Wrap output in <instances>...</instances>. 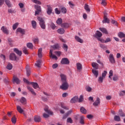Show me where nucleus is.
<instances>
[{
  "label": "nucleus",
  "instance_id": "obj_11",
  "mask_svg": "<svg viewBox=\"0 0 125 125\" xmlns=\"http://www.w3.org/2000/svg\"><path fill=\"white\" fill-rule=\"evenodd\" d=\"M99 104H100V99L99 98H97L96 100L94 102L93 105L95 107H97Z\"/></svg>",
  "mask_w": 125,
  "mask_h": 125
},
{
  "label": "nucleus",
  "instance_id": "obj_57",
  "mask_svg": "<svg viewBox=\"0 0 125 125\" xmlns=\"http://www.w3.org/2000/svg\"><path fill=\"white\" fill-rule=\"evenodd\" d=\"M22 51L25 54H28V50L26 48H23Z\"/></svg>",
  "mask_w": 125,
  "mask_h": 125
},
{
  "label": "nucleus",
  "instance_id": "obj_52",
  "mask_svg": "<svg viewBox=\"0 0 125 125\" xmlns=\"http://www.w3.org/2000/svg\"><path fill=\"white\" fill-rule=\"evenodd\" d=\"M107 75V71L104 70L102 74V77L105 79V77Z\"/></svg>",
  "mask_w": 125,
  "mask_h": 125
},
{
  "label": "nucleus",
  "instance_id": "obj_59",
  "mask_svg": "<svg viewBox=\"0 0 125 125\" xmlns=\"http://www.w3.org/2000/svg\"><path fill=\"white\" fill-rule=\"evenodd\" d=\"M119 115L121 116V117H125V113H123L122 110H119Z\"/></svg>",
  "mask_w": 125,
  "mask_h": 125
},
{
  "label": "nucleus",
  "instance_id": "obj_22",
  "mask_svg": "<svg viewBox=\"0 0 125 125\" xmlns=\"http://www.w3.org/2000/svg\"><path fill=\"white\" fill-rule=\"evenodd\" d=\"M61 26L62 28H64V29H67V28H69L70 27V24L68 23H62Z\"/></svg>",
  "mask_w": 125,
  "mask_h": 125
},
{
  "label": "nucleus",
  "instance_id": "obj_5",
  "mask_svg": "<svg viewBox=\"0 0 125 125\" xmlns=\"http://www.w3.org/2000/svg\"><path fill=\"white\" fill-rule=\"evenodd\" d=\"M9 59L12 60V61H15L17 59V57L15 54L12 53L9 55Z\"/></svg>",
  "mask_w": 125,
  "mask_h": 125
},
{
  "label": "nucleus",
  "instance_id": "obj_1",
  "mask_svg": "<svg viewBox=\"0 0 125 125\" xmlns=\"http://www.w3.org/2000/svg\"><path fill=\"white\" fill-rule=\"evenodd\" d=\"M38 21H39V24L40 27L43 30H45V21H44V20L41 17H38L37 18Z\"/></svg>",
  "mask_w": 125,
  "mask_h": 125
},
{
  "label": "nucleus",
  "instance_id": "obj_54",
  "mask_svg": "<svg viewBox=\"0 0 125 125\" xmlns=\"http://www.w3.org/2000/svg\"><path fill=\"white\" fill-rule=\"evenodd\" d=\"M100 46L101 48H103V49H106L107 48V46L103 44H100Z\"/></svg>",
  "mask_w": 125,
  "mask_h": 125
},
{
  "label": "nucleus",
  "instance_id": "obj_16",
  "mask_svg": "<svg viewBox=\"0 0 125 125\" xmlns=\"http://www.w3.org/2000/svg\"><path fill=\"white\" fill-rule=\"evenodd\" d=\"M38 55L39 58L42 57V48H40L39 49Z\"/></svg>",
  "mask_w": 125,
  "mask_h": 125
},
{
  "label": "nucleus",
  "instance_id": "obj_60",
  "mask_svg": "<svg viewBox=\"0 0 125 125\" xmlns=\"http://www.w3.org/2000/svg\"><path fill=\"white\" fill-rule=\"evenodd\" d=\"M33 42L34 43L36 44H38L39 43V38H35L33 40Z\"/></svg>",
  "mask_w": 125,
  "mask_h": 125
},
{
  "label": "nucleus",
  "instance_id": "obj_27",
  "mask_svg": "<svg viewBox=\"0 0 125 125\" xmlns=\"http://www.w3.org/2000/svg\"><path fill=\"white\" fill-rule=\"evenodd\" d=\"M75 40L78 42H80V43H83V39H81L79 36H75Z\"/></svg>",
  "mask_w": 125,
  "mask_h": 125
},
{
  "label": "nucleus",
  "instance_id": "obj_15",
  "mask_svg": "<svg viewBox=\"0 0 125 125\" xmlns=\"http://www.w3.org/2000/svg\"><path fill=\"white\" fill-rule=\"evenodd\" d=\"M14 51L15 52V53L18 54L19 56H21V55H22V51L19 50L18 48H14Z\"/></svg>",
  "mask_w": 125,
  "mask_h": 125
},
{
  "label": "nucleus",
  "instance_id": "obj_50",
  "mask_svg": "<svg viewBox=\"0 0 125 125\" xmlns=\"http://www.w3.org/2000/svg\"><path fill=\"white\" fill-rule=\"evenodd\" d=\"M35 8L37 11H42V8H41V6L36 5L35 6Z\"/></svg>",
  "mask_w": 125,
  "mask_h": 125
},
{
  "label": "nucleus",
  "instance_id": "obj_8",
  "mask_svg": "<svg viewBox=\"0 0 125 125\" xmlns=\"http://www.w3.org/2000/svg\"><path fill=\"white\" fill-rule=\"evenodd\" d=\"M109 60L111 64H115V58H114V55L110 54L109 55Z\"/></svg>",
  "mask_w": 125,
  "mask_h": 125
},
{
  "label": "nucleus",
  "instance_id": "obj_35",
  "mask_svg": "<svg viewBox=\"0 0 125 125\" xmlns=\"http://www.w3.org/2000/svg\"><path fill=\"white\" fill-rule=\"evenodd\" d=\"M63 22V21L62 20V19L61 18H59L57 21L56 23L57 24H58V25H62V23Z\"/></svg>",
  "mask_w": 125,
  "mask_h": 125
},
{
  "label": "nucleus",
  "instance_id": "obj_44",
  "mask_svg": "<svg viewBox=\"0 0 125 125\" xmlns=\"http://www.w3.org/2000/svg\"><path fill=\"white\" fill-rule=\"evenodd\" d=\"M19 25V23L16 22L15 24L13 25V30H16L17 29V27H18V25Z\"/></svg>",
  "mask_w": 125,
  "mask_h": 125
},
{
  "label": "nucleus",
  "instance_id": "obj_34",
  "mask_svg": "<svg viewBox=\"0 0 125 125\" xmlns=\"http://www.w3.org/2000/svg\"><path fill=\"white\" fill-rule=\"evenodd\" d=\"M114 120L115 122H121V117L118 115L115 116Z\"/></svg>",
  "mask_w": 125,
  "mask_h": 125
},
{
  "label": "nucleus",
  "instance_id": "obj_24",
  "mask_svg": "<svg viewBox=\"0 0 125 125\" xmlns=\"http://www.w3.org/2000/svg\"><path fill=\"white\" fill-rule=\"evenodd\" d=\"M31 84L32 85L33 87H34L35 89L39 88V84H38V83L31 82Z\"/></svg>",
  "mask_w": 125,
  "mask_h": 125
},
{
  "label": "nucleus",
  "instance_id": "obj_42",
  "mask_svg": "<svg viewBox=\"0 0 125 125\" xmlns=\"http://www.w3.org/2000/svg\"><path fill=\"white\" fill-rule=\"evenodd\" d=\"M61 106L62 108H63V109H64V110H69V107L65 106V104L63 103L61 104Z\"/></svg>",
  "mask_w": 125,
  "mask_h": 125
},
{
  "label": "nucleus",
  "instance_id": "obj_2",
  "mask_svg": "<svg viewBox=\"0 0 125 125\" xmlns=\"http://www.w3.org/2000/svg\"><path fill=\"white\" fill-rule=\"evenodd\" d=\"M69 88V84H68V82H62V85L60 86L61 89L62 90H67Z\"/></svg>",
  "mask_w": 125,
  "mask_h": 125
},
{
  "label": "nucleus",
  "instance_id": "obj_47",
  "mask_svg": "<svg viewBox=\"0 0 125 125\" xmlns=\"http://www.w3.org/2000/svg\"><path fill=\"white\" fill-rule=\"evenodd\" d=\"M118 36L119 38H125V34L123 32H119L118 33Z\"/></svg>",
  "mask_w": 125,
  "mask_h": 125
},
{
  "label": "nucleus",
  "instance_id": "obj_32",
  "mask_svg": "<svg viewBox=\"0 0 125 125\" xmlns=\"http://www.w3.org/2000/svg\"><path fill=\"white\" fill-rule=\"evenodd\" d=\"M100 31H101L102 33H104V34H105L107 35L108 34V32L107 31V30L105 28H99Z\"/></svg>",
  "mask_w": 125,
  "mask_h": 125
},
{
  "label": "nucleus",
  "instance_id": "obj_10",
  "mask_svg": "<svg viewBox=\"0 0 125 125\" xmlns=\"http://www.w3.org/2000/svg\"><path fill=\"white\" fill-rule=\"evenodd\" d=\"M60 76L61 79V82L62 83L67 82V77H66V75L61 74Z\"/></svg>",
  "mask_w": 125,
  "mask_h": 125
},
{
  "label": "nucleus",
  "instance_id": "obj_17",
  "mask_svg": "<svg viewBox=\"0 0 125 125\" xmlns=\"http://www.w3.org/2000/svg\"><path fill=\"white\" fill-rule=\"evenodd\" d=\"M13 83H16L17 84H19V83H20V80L18 78L16 77V76H13Z\"/></svg>",
  "mask_w": 125,
  "mask_h": 125
},
{
  "label": "nucleus",
  "instance_id": "obj_26",
  "mask_svg": "<svg viewBox=\"0 0 125 125\" xmlns=\"http://www.w3.org/2000/svg\"><path fill=\"white\" fill-rule=\"evenodd\" d=\"M41 64H42L41 60H38L37 62V63H35V65L38 68H41Z\"/></svg>",
  "mask_w": 125,
  "mask_h": 125
},
{
  "label": "nucleus",
  "instance_id": "obj_19",
  "mask_svg": "<svg viewBox=\"0 0 125 125\" xmlns=\"http://www.w3.org/2000/svg\"><path fill=\"white\" fill-rule=\"evenodd\" d=\"M27 88L29 91L31 92L32 94H33V95H37V94L36 93L35 91H34V89H33L32 87L28 86L27 87Z\"/></svg>",
  "mask_w": 125,
  "mask_h": 125
},
{
  "label": "nucleus",
  "instance_id": "obj_62",
  "mask_svg": "<svg viewBox=\"0 0 125 125\" xmlns=\"http://www.w3.org/2000/svg\"><path fill=\"white\" fill-rule=\"evenodd\" d=\"M55 12L56 14H60L61 12L58 10V8H56L55 9Z\"/></svg>",
  "mask_w": 125,
  "mask_h": 125
},
{
  "label": "nucleus",
  "instance_id": "obj_45",
  "mask_svg": "<svg viewBox=\"0 0 125 125\" xmlns=\"http://www.w3.org/2000/svg\"><path fill=\"white\" fill-rule=\"evenodd\" d=\"M31 75V70L29 68V67L26 68V75L27 77H29Z\"/></svg>",
  "mask_w": 125,
  "mask_h": 125
},
{
  "label": "nucleus",
  "instance_id": "obj_41",
  "mask_svg": "<svg viewBox=\"0 0 125 125\" xmlns=\"http://www.w3.org/2000/svg\"><path fill=\"white\" fill-rule=\"evenodd\" d=\"M92 73L94 74V76H95L96 78L98 77V70H94L93 69Z\"/></svg>",
  "mask_w": 125,
  "mask_h": 125
},
{
  "label": "nucleus",
  "instance_id": "obj_38",
  "mask_svg": "<svg viewBox=\"0 0 125 125\" xmlns=\"http://www.w3.org/2000/svg\"><path fill=\"white\" fill-rule=\"evenodd\" d=\"M77 70H79L80 71L82 70V69L83 68L82 64H81L80 63H77Z\"/></svg>",
  "mask_w": 125,
  "mask_h": 125
},
{
  "label": "nucleus",
  "instance_id": "obj_7",
  "mask_svg": "<svg viewBox=\"0 0 125 125\" xmlns=\"http://www.w3.org/2000/svg\"><path fill=\"white\" fill-rule=\"evenodd\" d=\"M47 14H48V15H50L51 13H52V7H51V6H50V5H47Z\"/></svg>",
  "mask_w": 125,
  "mask_h": 125
},
{
  "label": "nucleus",
  "instance_id": "obj_33",
  "mask_svg": "<svg viewBox=\"0 0 125 125\" xmlns=\"http://www.w3.org/2000/svg\"><path fill=\"white\" fill-rule=\"evenodd\" d=\"M80 112H81L82 114H86V109H85V108L83 106H82L80 108Z\"/></svg>",
  "mask_w": 125,
  "mask_h": 125
},
{
  "label": "nucleus",
  "instance_id": "obj_29",
  "mask_svg": "<svg viewBox=\"0 0 125 125\" xmlns=\"http://www.w3.org/2000/svg\"><path fill=\"white\" fill-rule=\"evenodd\" d=\"M84 9L86 10V12H90V8H89V6L86 4H85Z\"/></svg>",
  "mask_w": 125,
  "mask_h": 125
},
{
  "label": "nucleus",
  "instance_id": "obj_48",
  "mask_svg": "<svg viewBox=\"0 0 125 125\" xmlns=\"http://www.w3.org/2000/svg\"><path fill=\"white\" fill-rule=\"evenodd\" d=\"M11 122L13 124H16V117L14 115L11 119Z\"/></svg>",
  "mask_w": 125,
  "mask_h": 125
},
{
  "label": "nucleus",
  "instance_id": "obj_25",
  "mask_svg": "<svg viewBox=\"0 0 125 125\" xmlns=\"http://www.w3.org/2000/svg\"><path fill=\"white\" fill-rule=\"evenodd\" d=\"M31 25L33 29H36L37 28V21H31Z\"/></svg>",
  "mask_w": 125,
  "mask_h": 125
},
{
  "label": "nucleus",
  "instance_id": "obj_9",
  "mask_svg": "<svg viewBox=\"0 0 125 125\" xmlns=\"http://www.w3.org/2000/svg\"><path fill=\"white\" fill-rule=\"evenodd\" d=\"M78 100H79V97L77 96H75L71 99L70 103H72V104L77 103Z\"/></svg>",
  "mask_w": 125,
  "mask_h": 125
},
{
  "label": "nucleus",
  "instance_id": "obj_53",
  "mask_svg": "<svg viewBox=\"0 0 125 125\" xmlns=\"http://www.w3.org/2000/svg\"><path fill=\"white\" fill-rule=\"evenodd\" d=\"M50 27H51V29H52V30H54L55 29V28H56V26L53 22L51 23Z\"/></svg>",
  "mask_w": 125,
  "mask_h": 125
},
{
  "label": "nucleus",
  "instance_id": "obj_3",
  "mask_svg": "<svg viewBox=\"0 0 125 125\" xmlns=\"http://www.w3.org/2000/svg\"><path fill=\"white\" fill-rule=\"evenodd\" d=\"M61 63L62 65H68V64H70V61L68 58H64L62 59Z\"/></svg>",
  "mask_w": 125,
  "mask_h": 125
},
{
  "label": "nucleus",
  "instance_id": "obj_36",
  "mask_svg": "<svg viewBox=\"0 0 125 125\" xmlns=\"http://www.w3.org/2000/svg\"><path fill=\"white\" fill-rule=\"evenodd\" d=\"M103 23H107L109 24L110 23V20H109L107 17L104 18V20L103 21Z\"/></svg>",
  "mask_w": 125,
  "mask_h": 125
},
{
  "label": "nucleus",
  "instance_id": "obj_63",
  "mask_svg": "<svg viewBox=\"0 0 125 125\" xmlns=\"http://www.w3.org/2000/svg\"><path fill=\"white\" fill-rule=\"evenodd\" d=\"M111 40L110 38H107L105 40V43H107V42H111Z\"/></svg>",
  "mask_w": 125,
  "mask_h": 125
},
{
  "label": "nucleus",
  "instance_id": "obj_21",
  "mask_svg": "<svg viewBox=\"0 0 125 125\" xmlns=\"http://www.w3.org/2000/svg\"><path fill=\"white\" fill-rule=\"evenodd\" d=\"M57 32L58 34H60V35H63V34L65 33V30H64L62 28H61L57 30Z\"/></svg>",
  "mask_w": 125,
  "mask_h": 125
},
{
  "label": "nucleus",
  "instance_id": "obj_6",
  "mask_svg": "<svg viewBox=\"0 0 125 125\" xmlns=\"http://www.w3.org/2000/svg\"><path fill=\"white\" fill-rule=\"evenodd\" d=\"M1 30L2 31V33L6 34V35H8L9 34V31L7 29V28L4 26L1 27Z\"/></svg>",
  "mask_w": 125,
  "mask_h": 125
},
{
  "label": "nucleus",
  "instance_id": "obj_18",
  "mask_svg": "<svg viewBox=\"0 0 125 125\" xmlns=\"http://www.w3.org/2000/svg\"><path fill=\"white\" fill-rule=\"evenodd\" d=\"M27 88L29 91L31 92L32 94H33V95H37V94L36 93L35 91H34V89H33L32 87L28 86L27 87Z\"/></svg>",
  "mask_w": 125,
  "mask_h": 125
},
{
  "label": "nucleus",
  "instance_id": "obj_43",
  "mask_svg": "<svg viewBox=\"0 0 125 125\" xmlns=\"http://www.w3.org/2000/svg\"><path fill=\"white\" fill-rule=\"evenodd\" d=\"M104 77H102V76H100L98 80V82H99V83H103V80H104Z\"/></svg>",
  "mask_w": 125,
  "mask_h": 125
},
{
  "label": "nucleus",
  "instance_id": "obj_61",
  "mask_svg": "<svg viewBox=\"0 0 125 125\" xmlns=\"http://www.w3.org/2000/svg\"><path fill=\"white\" fill-rule=\"evenodd\" d=\"M50 56L52 59H55L56 60H57L58 59L57 57L55 55L52 54L50 55Z\"/></svg>",
  "mask_w": 125,
  "mask_h": 125
},
{
  "label": "nucleus",
  "instance_id": "obj_37",
  "mask_svg": "<svg viewBox=\"0 0 125 125\" xmlns=\"http://www.w3.org/2000/svg\"><path fill=\"white\" fill-rule=\"evenodd\" d=\"M52 48H53V49H59V48L60 47V46H59V44L57 43L55 44V45L52 46Z\"/></svg>",
  "mask_w": 125,
  "mask_h": 125
},
{
  "label": "nucleus",
  "instance_id": "obj_20",
  "mask_svg": "<svg viewBox=\"0 0 125 125\" xmlns=\"http://www.w3.org/2000/svg\"><path fill=\"white\" fill-rule=\"evenodd\" d=\"M44 110L46 113H47L49 115H53V112L48 110V106H45V107L44 108Z\"/></svg>",
  "mask_w": 125,
  "mask_h": 125
},
{
  "label": "nucleus",
  "instance_id": "obj_49",
  "mask_svg": "<svg viewBox=\"0 0 125 125\" xmlns=\"http://www.w3.org/2000/svg\"><path fill=\"white\" fill-rule=\"evenodd\" d=\"M84 119V117L83 116H82L81 117L80 124H81V125H84V121L83 120Z\"/></svg>",
  "mask_w": 125,
  "mask_h": 125
},
{
  "label": "nucleus",
  "instance_id": "obj_4",
  "mask_svg": "<svg viewBox=\"0 0 125 125\" xmlns=\"http://www.w3.org/2000/svg\"><path fill=\"white\" fill-rule=\"evenodd\" d=\"M94 37L96 38L97 40H98V39H100L101 37H102V33L98 30L94 35Z\"/></svg>",
  "mask_w": 125,
  "mask_h": 125
},
{
  "label": "nucleus",
  "instance_id": "obj_55",
  "mask_svg": "<svg viewBox=\"0 0 125 125\" xmlns=\"http://www.w3.org/2000/svg\"><path fill=\"white\" fill-rule=\"evenodd\" d=\"M33 2L35 3H37V4H42V2L40 1L39 0H32Z\"/></svg>",
  "mask_w": 125,
  "mask_h": 125
},
{
  "label": "nucleus",
  "instance_id": "obj_28",
  "mask_svg": "<svg viewBox=\"0 0 125 125\" xmlns=\"http://www.w3.org/2000/svg\"><path fill=\"white\" fill-rule=\"evenodd\" d=\"M98 66L99 65L96 62H93L92 63V66L93 67V68H94V69H96V70H97V69H98Z\"/></svg>",
  "mask_w": 125,
  "mask_h": 125
},
{
  "label": "nucleus",
  "instance_id": "obj_14",
  "mask_svg": "<svg viewBox=\"0 0 125 125\" xmlns=\"http://www.w3.org/2000/svg\"><path fill=\"white\" fill-rule=\"evenodd\" d=\"M16 33H20L21 35H24L25 34V30L19 27L16 30Z\"/></svg>",
  "mask_w": 125,
  "mask_h": 125
},
{
  "label": "nucleus",
  "instance_id": "obj_31",
  "mask_svg": "<svg viewBox=\"0 0 125 125\" xmlns=\"http://www.w3.org/2000/svg\"><path fill=\"white\" fill-rule=\"evenodd\" d=\"M4 1L5 2L6 5H7L8 7H11V3L10 2V0H4Z\"/></svg>",
  "mask_w": 125,
  "mask_h": 125
},
{
  "label": "nucleus",
  "instance_id": "obj_64",
  "mask_svg": "<svg viewBox=\"0 0 125 125\" xmlns=\"http://www.w3.org/2000/svg\"><path fill=\"white\" fill-rule=\"evenodd\" d=\"M111 77H113V70H110L109 71V79H112Z\"/></svg>",
  "mask_w": 125,
  "mask_h": 125
},
{
  "label": "nucleus",
  "instance_id": "obj_30",
  "mask_svg": "<svg viewBox=\"0 0 125 125\" xmlns=\"http://www.w3.org/2000/svg\"><path fill=\"white\" fill-rule=\"evenodd\" d=\"M72 113V110H69L68 111L63 117L62 119H66L68 117V116H69V115H70V114H71Z\"/></svg>",
  "mask_w": 125,
  "mask_h": 125
},
{
  "label": "nucleus",
  "instance_id": "obj_40",
  "mask_svg": "<svg viewBox=\"0 0 125 125\" xmlns=\"http://www.w3.org/2000/svg\"><path fill=\"white\" fill-rule=\"evenodd\" d=\"M62 45V48L64 49V50L66 52L68 51V45L65 43H63Z\"/></svg>",
  "mask_w": 125,
  "mask_h": 125
},
{
  "label": "nucleus",
  "instance_id": "obj_13",
  "mask_svg": "<svg viewBox=\"0 0 125 125\" xmlns=\"http://www.w3.org/2000/svg\"><path fill=\"white\" fill-rule=\"evenodd\" d=\"M42 120V118H41V116L39 115H36L34 116V121L36 123H40Z\"/></svg>",
  "mask_w": 125,
  "mask_h": 125
},
{
  "label": "nucleus",
  "instance_id": "obj_12",
  "mask_svg": "<svg viewBox=\"0 0 125 125\" xmlns=\"http://www.w3.org/2000/svg\"><path fill=\"white\" fill-rule=\"evenodd\" d=\"M20 102L22 104V105H26L27 104V100L25 97H22L21 98Z\"/></svg>",
  "mask_w": 125,
  "mask_h": 125
},
{
  "label": "nucleus",
  "instance_id": "obj_51",
  "mask_svg": "<svg viewBox=\"0 0 125 125\" xmlns=\"http://www.w3.org/2000/svg\"><path fill=\"white\" fill-rule=\"evenodd\" d=\"M61 11L62 13L66 14L67 13V9L65 7L61 8Z\"/></svg>",
  "mask_w": 125,
  "mask_h": 125
},
{
  "label": "nucleus",
  "instance_id": "obj_46",
  "mask_svg": "<svg viewBox=\"0 0 125 125\" xmlns=\"http://www.w3.org/2000/svg\"><path fill=\"white\" fill-rule=\"evenodd\" d=\"M78 102L79 103H81V102H83V95H81L79 99H78Z\"/></svg>",
  "mask_w": 125,
  "mask_h": 125
},
{
  "label": "nucleus",
  "instance_id": "obj_39",
  "mask_svg": "<svg viewBox=\"0 0 125 125\" xmlns=\"http://www.w3.org/2000/svg\"><path fill=\"white\" fill-rule=\"evenodd\" d=\"M27 47H28V48H30V49H33V43L29 42V43H27L26 44Z\"/></svg>",
  "mask_w": 125,
  "mask_h": 125
},
{
  "label": "nucleus",
  "instance_id": "obj_58",
  "mask_svg": "<svg viewBox=\"0 0 125 125\" xmlns=\"http://www.w3.org/2000/svg\"><path fill=\"white\" fill-rule=\"evenodd\" d=\"M111 23L113 25H115V26H118V22H117V21H115L114 20H112Z\"/></svg>",
  "mask_w": 125,
  "mask_h": 125
},
{
  "label": "nucleus",
  "instance_id": "obj_56",
  "mask_svg": "<svg viewBox=\"0 0 125 125\" xmlns=\"http://www.w3.org/2000/svg\"><path fill=\"white\" fill-rule=\"evenodd\" d=\"M7 69H8V70H11V69H12V64H11V63H8L7 66Z\"/></svg>",
  "mask_w": 125,
  "mask_h": 125
},
{
  "label": "nucleus",
  "instance_id": "obj_23",
  "mask_svg": "<svg viewBox=\"0 0 125 125\" xmlns=\"http://www.w3.org/2000/svg\"><path fill=\"white\" fill-rule=\"evenodd\" d=\"M17 110L20 114H22V113L24 112V110L22 109V108H21V106H20V105L17 106Z\"/></svg>",
  "mask_w": 125,
  "mask_h": 125
}]
</instances>
